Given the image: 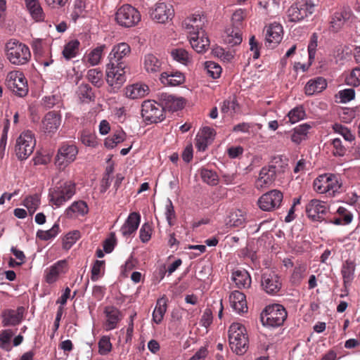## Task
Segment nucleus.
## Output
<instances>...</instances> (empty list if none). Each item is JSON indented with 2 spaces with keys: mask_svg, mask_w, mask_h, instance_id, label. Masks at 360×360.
<instances>
[{
  "mask_svg": "<svg viewBox=\"0 0 360 360\" xmlns=\"http://www.w3.org/2000/svg\"><path fill=\"white\" fill-rule=\"evenodd\" d=\"M131 53L130 46L125 42H121L113 46L110 52L106 65V82L113 90L119 89L126 82L125 60Z\"/></svg>",
  "mask_w": 360,
  "mask_h": 360,
  "instance_id": "nucleus-1",
  "label": "nucleus"
},
{
  "mask_svg": "<svg viewBox=\"0 0 360 360\" xmlns=\"http://www.w3.org/2000/svg\"><path fill=\"white\" fill-rule=\"evenodd\" d=\"M5 52L8 61L15 65L27 64L31 58L29 47L15 39H10L6 42Z\"/></svg>",
  "mask_w": 360,
  "mask_h": 360,
  "instance_id": "nucleus-2",
  "label": "nucleus"
},
{
  "mask_svg": "<svg viewBox=\"0 0 360 360\" xmlns=\"http://www.w3.org/2000/svg\"><path fill=\"white\" fill-rule=\"evenodd\" d=\"M76 193V184L71 180L61 181L49 189L50 202L58 207L70 200Z\"/></svg>",
  "mask_w": 360,
  "mask_h": 360,
  "instance_id": "nucleus-3",
  "label": "nucleus"
},
{
  "mask_svg": "<svg viewBox=\"0 0 360 360\" xmlns=\"http://www.w3.org/2000/svg\"><path fill=\"white\" fill-rule=\"evenodd\" d=\"M229 341L234 353L238 355L244 354L248 349L249 343L245 326L239 323H233L229 329Z\"/></svg>",
  "mask_w": 360,
  "mask_h": 360,
  "instance_id": "nucleus-4",
  "label": "nucleus"
},
{
  "mask_svg": "<svg viewBox=\"0 0 360 360\" xmlns=\"http://www.w3.org/2000/svg\"><path fill=\"white\" fill-rule=\"evenodd\" d=\"M287 316V311L283 305L274 304L265 307L260 318L264 326L276 328L283 324Z\"/></svg>",
  "mask_w": 360,
  "mask_h": 360,
  "instance_id": "nucleus-5",
  "label": "nucleus"
},
{
  "mask_svg": "<svg viewBox=\"0 0 360 360\" xmlns=\"http://www.w3.org/2000/svg\"><path fill=\"white\" fill-rule=\"evenodd\" d=\"M141 115L147 123L160 122L165 118L164 107L154 100L144 101L141 105Z\"/></svg>",
  "mask_w": 360,
  "mask_h": 360,
  "instance_id": "nucleus-6",
  "label": "nucleus"
},
{
  "mask_svg": "<svg viewBox=\"0 0 360 360\" xmlns=\"http://www.w3.org/2000/svg\"><path fill=\"white\" fill-rule=\"evenodd\" d=\"M140 12L129 4H124L118 8L115 13V20L120 26L131 27L141 21Z\"/></svg>",
  "mask_w": 360,
  "mask_h": 360,
  "instance_id": "nucleus-7",
  "label": "nucleus"
},
{
  "mask_svg": "<svg viewBox=\"0 0 360 360\" xmlns=\"http://www.w3.org/2000/svg\"><path fill=\"white\" fill-rule=\"evenodd\" d=\"M36 144V140L31 131L22 132L16 140L15 152L17 158L20 160L27 159L32 153Z\"/></svg>",
  "mask_w": 360,
  "mask_h": 360,
  "instance_id": "nucleus-8",
  "label": "nucleus"
},
{
  "mask_svg": "<svg viewBox=\"0 0 360 360\" xmlns=\"http://www.w3.org/2000/svg\"><path fill=\"white\" fill-rule=\"evenodd\" d=\"M78 154V148L74 144L63 143L58 148L55 157V165L60 170H64L73 162Z\"/></svg>",
  "mask_w": 360,
  "mask_h": 360,
  "instance_id": "nucleus-9",
  "label": "nucleus"
},
{
  "mask_svg": "<svg viewBox=\"0 0 360 360\" xmlns=\"http://www.w3.org/2000/svg\"><path fill=\"white\" fill-rule=\"evenodd\" d=\"M314 189L319 193H328L329 195L338 192L340 188L338 177L333 174L319 175L313 183Z\"/></svg>",
  "mask_w": 360,
  "mask_h": 360,
  "instance_id": "nucleus-10",
  "label": "nucleus"
},
{
  "mask_svg": "<svg viewBox=\"0 0 360 360\" xmlns=\"http://www.w3.org/2000/svg\"><path fill=\"white\" fill-rule=\"evenodd\" d=\"M315 5L311 0H305L292 5L287 11L288 21L297 22L304 20L314 12Z\"/></svg>",
  "mask_w": 360,
  "mask_h": 360,
  "instance_id": "nucleus-11",
  "label": "nucleus"
},
{
  "mask_svg": "<svg viewBox=\"0 0 360 360\" xmlns=\"http://www.w3.org/2000/svg\"><path fill=\"white\" fill-rule=\"evenodd\" d=\"M8 87L17 96H25L28 93L27 81L20 71H11L6 77Z\"/></svg>",
  "mask_w": 360,
  "mask_h": 360,
  "instance_id": "nucleus-12",
  "label": "nucleus"
},
{
  "mask_svg": "<svg viewBox=\"0 0 360 360\" xmlns=\"http://www.w3.org/2000/svg\"><path fill=\"white\" fill-rule=\"evenodd\" d=\"M283 199V193L274 189L260 196L257 200V205L263 211L272 212L281 207Z\"/></svg>",
  "mask_w": 360,
  "mask_h": 360,
  "instance_id": "nucleus-13",
  "label": "nucleus"
},
{
  "mask_svg": "<svg viewBox=\"0 0 360 360\" xmlns=\"http://www.w3.org/2000/svg\"><path fill=\"white\" fill-rule=\"evenodd\" d=\"M328 210V206L326 202L317 199L311 200L306 205L307 217L314 221H323Z\"/></svg>",
  "mask_w": 360,
  "mask_h": 360,
  "instance_id": "nucleus-14",
  "label": "nucleus"
},
{
  "mask_svg": "<svg viewBox=\"0 0 360 360\" xmlns=\"http://www.w3.org/2000/svg\"><path fill=\"white\" fill-rule=\"evenodd\" d=\"M261 285L267 294L274 295L280 291L282 283L278 274L266 271L262 274Z\"/></svg>",
  "mask_w": 360,
  "mask_h": 360,
  "instance_id": "nucleus-15",
  "label": "nucleus"
},
{
  "mask_svg": "<svg viewBox=\"0 0 360 360\" xmlns=\"http://www.w3.org/2000/svg\"><path fill=\"white\" fill-rule=\"evenodd\" d=\"M61 123V116L56 111L46 113L41 121L40 129L44 134L52 136L58 129Z\"/></svg>",
  "mask_w": 360,
  "mask_h": 360,
  "instance_id": "nucleus-16",
  "label": "nucleus"
},
{
  "mask_svg": "<svg viewBox=\"0 0 360 360\" xmlns=\"http://www.w3.org/2000/svg\"><path fill=\"white\" fill-rule=\"evenodd\" d=\"M68 271V264L67 260H59L45 270V281L49 284H53L58 280L60 275L65 274Z\"/></svg>",
  "mask_w": 360,
  "mask_h": 360,
  "instance_id": "nucleus-17",
  "label": "nucleus"
},
{
  "mask_svg": "<svg viewBox=\"0 0 360 360\" xmlns=\"http://www.w3.org/2000/svg\"><path fill=\"white\" fill-rule=\"evenodd\" d=\"M151 17L159 23H166L174 16V10L171 4L159 2L155 5Z\"/></svg>",
  "mask_w": 360,
  "mask_h": 360,
  "instance_id": "nucleus-18",
  "label": "nucleus"
},
{
  "mask_svg": "<svg viewBox=\"0 0 360 360\" xmlns=\"http://www.w3.org/2000/svg\"><path fill=\"white\" fill-rule=\"evenodd\" d=\"M205 18L204 15L193 14L190 17L186 18L182 22V27L189 37L196 35L202 33L204 31L203 27L205 25Z\"/></svg>",
  "mask_w": 360,
  "mask_h": 360,
  "instance_id": "nucleus-19",
  "label": "nucleus"
},
{
  "mask_svg": "<svg viewBox=\"0 0 360 360\" xmlns=\"http://www.w3.org/2000/svg\"><path fill=\"white\" fill-rule=\"evenodd\" d=\"M353 17V13L349 7H344L335 12L330 20V27L335 32H338L344 24Z\"/></svg>",
  "mask_w": 360,
  "mask_h": 360,
  "instance_id": "nucleus-20",
  "label": "nucleus"
},
{
  "mask_svg": "<svg viewBox=\"0 0 360 360\" xmlns=\"http://www.w3.org/2000/svg\"><path fill=\"white\" fill-rule=\"evenodd\" d=\"M24 308L22 307H18L16 310L5 309L1 313L2 326H15L18 325L22 320Z\"/></svg>",
  "mask_w": 360,
  "mask_h": 360,
  "instance_id": "nucleus-21",
  "label": "nucleus"
},
{
  "mask_svg": "<svg viewBox=\"0 0 360 360\" xmlns=\"http://www.w3.org/2000/svg\"><path fill=\"white\" fill-rule=\"evenodd\" d=\"M215 136V131L209 127H205L198 134L195 139V147L199 151H205L212 143Z\"/></svg>",
  "mask_w": 360,
  "mask_h": 360,
  "instance_id": "nucleus-22",
  "label": "nucleus"
},
{
  "mask_svg": "<svg viewBox=\"0 0 360 360\" xmlns=\"http://www.w3.org/2000/svg\"><path fill=\"white\" fill-rule=\"evenodd\" d=\"M158 98L164 107V111L168 110L170 111H177L184 107V100L178 98L167 93H160L158 94Z\"/></svg>",
  "mask_w": 360,
  "mask_h": 360,
  "instance_id": "nucleus-23",
  "label": "nucleus"
},
{
  "mask_svg": "<svg viewBox=\"0 0 360 360\" xmlns=\"http://www.w3.org/2000/svg\"><path fill=\"white\" fill-rule=\"evenodd\" d=\"M279 172H280L276 169L275 165H269L268 167H262L257 181V186L258 188H262L271 185L274 181Z\"/></svg>",
  "mask_w": 360,
  "mask_h": 360,
  "instance_id": "nucleus-24",
  "label": "nucleus"
},
{
  "mask_svg": "<svg viewBox=\"0 0 360 360\" xmlns=\"http://www.w3.org/2000/svg\"><path fill=\"white\" fill-rule=\"evenodd\" d=\"M141 221V215L138 212L129 214L124 224L120 228V232L124 237L128 238L134 234Z\"/></svg>",
  "mask_w": 360,
  "mask_h": 360,
  "instance_id": "nucleus-25",
  "label": "nucleus"
},
{
  "mask_svg": "<svg viewBox=\"0 0 360 360\" xmlns=\"http://www.w3.org/2000/svg\"><path fill=\"white\" fill-rule=\"evenodd\" d=\"M106 321L104 323L105 330L108 331L117 327L118 323L122 320L120 311L113 306H108L104 309Z\"/></svg>",
  "mask_w": 360,
  "mask_h": 360,
  "instance_id": "nucleus-26",
  "label": "nucleus"
},
{
  "mask_svg": "<svg viewBox=\"0 0 360 360\" xmlns=\"http://www.w3.org/2000/svg\"><path fill=\"white\" fill-rule=\"evenodd\" d=\"M164 63L156 56L148 53L144 56L143 67L145 70L151 75H157L163 70Z\"/></svg>",
  "mask_w": 360,
  "mask_h": 360,
  "instance_id": "nucleus-27",
  "label": "nucleus"
},
{
  "mask_svg": "<svg viewBox=\"0 0 360 360\" xmlns=\"http://www.w3.org/2000/svg\"><path fill=\"white\" fill-rule=\"evenodd\" d=\"M229 301L233 309L238 313H243L248 311L246 296L244 293L235 290L229 296Z\"/></svg>",
  "mask_w": 360,
  "mask_h": 360,
  "instance_id": "nucleus-28",
  "label": "nucleus"
},
{
  "mask_svg": "<svg viewBox=\"0 0 360 360\" xmlns=\"http://www.w3.org/2000/svg\"><path fill=\"white\" fill-rule=\"evenodd\" d=\"M160 82L165 86H176L185 82V76L180 72H163L160 74Z\"/></svg>",
  "mask_w": 360,
  "mask_h": 360,
  "instance_id": "nucleus-29",
  "label": "nucleus"
},
{
  "mask_svg": "<svg viewBox=\"0 0 360 360\" xmlns=\"http://www.w3.org/2000/svg\"><path fill=\"white\" fill-rule=\"evenodd\" d=\"M231 279L236 288H248L251 285V277L245 269H236L232 272Z\"/></svg>",
  "mask_w": 360,
  "mask_h": 360,
  "instance_id": "nucleus-30",
  "label": "nucleus"
},
{
  "mask_svg": "<svg viewBox=\"0 0 360 360\" xmlns=\"http://www.w3.org/2000/svg\"><path fill=\"white\" fill-rule=\"evenodd\" d=\"M326 86V80L322 77H317L307 82L304 86V92L307 96H312L321 92Z\"/></svg>",
  "mask_w": 360,
  "mask_h": 360,
  "instance_id": "nucleus-31",
  "label": "nucleus"
},
{
  "mask_svg": "<svg viewBox=\"0 0 360 360\" xmlns=\"http://www.w3.org/2000/svg\"><path fill=\"white\" fill-rule=\"evenodd\" d=\"M201 32L200 34L188 37L192 48L199 53L205 52L210 46V40L206 36L205 31Z\"/></svg>",
  "mask_w": 360,
  "mask_h": 360,
  "instance_id": "nucleus-32",
  "label": "nucleus"
},
{
  "mask_svg": "<svg viewBox=\"0 0 360 360\" xmlns=\"http://www.w3.org/2000/svg\"><path fill=\"white\" fill-rule=\"evenodd\" d=\"M89 206L85 201L77 200L73 202L65 210V214L69 218L82 216L84 217L89 212Z\"/></svg>",
  "mask_w": 360,
  "mask_h": 360,
  "instance_id": "nucleus-33",
  "label": "nucleus"
},
{
  "mask_svg": "<svg viewBox=\"0 0 360 360\" xmlns=\"http://www.w3.org/2000/svg\"><path fill=\"white\" fill-rule=\"evenodd\" d=\"M25 3L30 15L36 22L44 21L45 14L39 0H25Z\"/></svg>",
  "mask_w": 360,
  "mask_h": 360,
  "instance_id": "nucleus-34",
  "label": "nucleus"
},
{
  "mask_svg": "<svg viewBox=\"0 0 360 360\" xmlns=\"http://www.w3.org/2000/svg\"><path fill=\"white\" fill-rule=\"evenodd\" d=\"M283 38V27L278 23H272L266 29V40L268 43L278 44Z\"/></svg>",
  "mask_w": 360,
  "mask_h": 360,
  "instance_id": "nucleus-35",
  "label": "nucleus"
},
{
  "mask_svg": "<svg viewBox=\"0 0 360 360\" xmlns=\"http://www.w3.org/2000/svg\"><path fill=\"white\" fill-rule=\"evenodd\" d=\"M355 269L356 264L352 260L347 259L342 264L341 274L343 279V284L345 288L350 285L354 280Z\"/></svg>",
  "mask_w": 360,
  "mask_h": 360,
  "instance_id": "nucleus-36",
  "label": "nucleus"
},
{
  "mask_svg": "<svg viewBox=\"0 0 360 360\" xmlns=\"http://www.w3.org/2000/svg\"><path fill=\"white\" fill-rule=\"evenodd\" d=\"M311 129V125L308 123L300 124L295 127L290 136L291 141L300 144L302 141L307 139L309 131Z\"/></svg>",
  "mask_w": 360,
  "mask_h": 360,
  "instance_id": "nucleus-37",
  "label": "nucleus"
},
{
  "mask_svg": "<svg viewBox=\"0 0 360 360\" xmlns=\"http://www.w3.org/2000/svg\"><path fill=\"white\" fill-rule=\"evenodd\" d=\"M167 309V299L165 296L158 299L155 309L153 312V321L160 324L163 320L164 316Z\"/></svg>",
  "mask_w": 360,
  "mask_h": 360,
  "instance_id": "nucleus-38",
  "label": "nucleus"
},
{
  "mask_svg": "<svg viewBox=\"0 0 360 360\" xmlns=\"http://www.w3.org/2000/svg\"><path fill=\"white\" fill-rule=\"evenodd\" d=\"M246 223L244 212L240 210H236L230 212L226 224L229 227H244Z\"/></svg>",
  "mask_w": 360,
  "mask_h": 360,
  "instance_id": "nucleus-39",
  "label": "nucleus"
},
{
  "mask_svg": "<svg viewBox=\"0 0 360 360\" xmlns=\"http://www.w3.org/2000/svg\"><path fill=\"white\" fill-rule=\"evenodd\" d=\"M148 89V87L146 85L134 84L126 87L125 95L127 98L137 99L143 97Z\"/></svg>",
  "mask_w": 360,
  "mask_h": 360,
  "instance_id": "nucleus-40",
  "label": "nucleus"
},
{
  "mask_svg": "<svg viewBox=\"0 0 360 360\" xmlns=\"http://www.w3.org/2000/svg\"><path fill=\"white\" fill-rule=\"evenodd\" d=\"M242 32L240 29L232 27L229 29L226 32V35L224 38V41L231 46H236L242 42Z\"/></svg>",
  "mask_w": 360,
  "mask_h": 360,
  "instance_id": "nucleus-41",
  "label": "nucleus"
},
{
  "mask_svg": "<svg viewBox=\"0 0 360 360\" xmlns=\"http://www.w3.org/2000/svg\"><path fill=\"white\" fill-rule=\"evenodd\" d=\"M126 136L125 132L122 130H117L113 134L105 139L104 144L108 148H113L118 143L124 141Z\"/></svg>",
  "mask_w": 360,
  "mask_h": 360,
  "instance_id": "nucleus-42",
  "label": "nucleus"
},
{
  "mask_svg": "<svg viewBox=\"0 0 360 360\" xmlns=\"http://www.w3.org/2000/svg\"><path fill=\"white\" fill-rule=\"evenodd\" d=\"M60 232V229L58 223H55L54 225L49 230H38L37 232V238L41 240H49L56 237Z\"/></svg>",
  "mask_w": 360,
  "mask_h": 360,
  "instance_id": "nucleus-43",
  "label": "nucleus"
},
{
  "mask_svg": "<svg viewBox=\"0 0 360 360\" xmlns=\"http://www.w3.org/2000/svg\"><path fill=\"white\" fill-rule=\"evenodd\" d=\"M202 180L208 185L216 186L219 182V176L216 172L206 168L200 169Z\"/></svg>",
  "mask_w": 360,
  "mask_h": 360,
  "instance_id": "nucleus-44",
  "label": "nucleus"
},
{
  "mask_svg": "<svg viewBox=\"0 0 360 360\" xmlns=\"http://www.w3.org/2000/svg\"><path fill=\"white\" fill-rule=\"evenodd\" d=\"M79 44V41L77 39L72 40L65 44L63 51L64 58L68 60L75 58L78 53Z\"/></svg>",
  "mask_w": 360,
  "mask_h": 360,
  "instance_id": "nucleus-45",
  "label": "nucleus"
},
{
  "mask_svg": "<svg viewBox=\"0 0 360 360\" xmlns=\"http://www.w3.org/2000/svg\"><path fill=\"white\" fill-rule=\"evenodd\" d=\"M80 141L89 147L95 148L98 145V141L95 133L89 129H84L81 132Z\"/></svg>",
  "mask_w": 360,
  "mask_h": 360,
  "instance_id": "nucleus-46",
  "label": "nucleus"
},
{
  "mask_svg": "<svg viewBox=\"0 0 360 360\" xmlns=\"http://www.w3.org/2000/svg\"><path fill=\"white\" fill-rule=\"evenodd\" d=\"M290 122L295 124L306 117V112L304 108L300 105L295 107L288 113Z\"/></svg>",
  "mask_w": 360,
  "mask_h": 360,
  "instance_id": "nucleus-47",
  "label": "nucleus"
},
{
  "mask_svg": "<svg viewBox=\"0 0 360 360\" xmlns=\"http://www.w3.org/2000/svg\"><path fill=\"white\" fill-rule=\"evenodd\" d=\"M40 204V198L37 194L29 195L23 200V205L26 207L30 215H32L38 209Z\"/></svg>",
  "mask_w": 360,
  "mask_h": 360,
  "instance_id": "nucleus-48",
  "label": "nucleus"
},
{
  "mask_svg": "<svg viewBox=\"0 0 360 360\" xmlns=\"http://www.w3.org/2000/svg\"><path fill=\"white\" fill-rule=\"evenodd\" d=\"M103 72L98 68L89 70L87 72V78L89 81L97 87H101L103 85Z\"/></svg>",
  "mask_w": 360,
  "mask_h": 360,
  "instance_id": "nucleus-49",
  "label": "nucleus"
},
{
  "mask_svg": "<svg viewBox=\"0 0 360 360\" xmlns=\"http://www.w3.org/2000/svg\"><path fill=\"white\" fill-rule=\"evenodd\" d=\"M239 109L238 103L236 98H229L225 100L222 103L221 107V111L223 113L228 114L229 115H233Z\"/></svg>",
  "mask_w": 360,
  "mask_h": 360,
  "instance_id": "nucleus-50",
  "label": "nucleus"
},
{
  "mask_svg": "<svg viewBox=\"0 0 360 360\" xmlns=\"http://www.w3.org/2000/svg\"><path fill=\"white\" fill-rule=\"evenodd\" d=\"M105 48V45H101L94 49L87 56L88 62L91 65H98L102 58L103 51Z\"/></svg>",
  "mask_w": 360,
  "mask_h": 360,
  "instance_id": "nucleus-51",
  "label": "nucleus"
},
{
  "mask_svg": "<svg viewBox=\"0 0 360 360\" xmlns=\"http://www.w3.org/2000/svg\"><path fill=\"white\" fill-rule=\"evenodd\" d=\"M13 333L11 329L2 330L0 332V347L7 352L11 350L10 345Z\"/></svg>",
  "mask_w": 360,
  "mask_h": 360,
  "instance_id": "nucleus-52",
  "label": "nucleus"
},
{
  "mask_svg": "<svg viewBox=\"0 0 360 360\" xmlns=\"http://www.w3.org/2000/svg\"><path fill=\"white\" fill-rule=\"evenodd\" d=\"M80 238L79 231H73L67 233L63 238V248L69 250Z\"/></svg>",
  "mask_w": 360,
  "mask_h": 360,
  "instance_id": "nucleus-53",
  "label": "nucleus"
},
{
  "mask_svg": "<svg viewBox=\"0 0 360 360\" xmlns=\"http://www.w3.org/2000/svg\"><path fill=\"white\" fill-rule=\"evenodd\" d=\"M105 269V262L96 260L91 269V279L93 281H98L103 274Z\"/></svg>",
  "mask_w": 360,
  "mask_h": 360,
  "instance_id": "nucleus-54",
  "label": "nucleus"
},
{
  "mask_svg": "<svg viewBox=\"0 0 360 360\" xmlns=\"http://www.w3.org/2000/svg\"><path fill=\"white\" fill-rule=\"evenodd\" d=\"M205 68L207 75L213 79L219 78L221 73V68L213 61H207L205 63Z\"/></svg>",
  "mask_w": 360,
  "mask_h": 360,
  "instance_id": "nucleus-55",
  "label": "nucleus"
},
{
  "mask_svg": "<svg viewBox=\"0 0 360 360\" xmlns=\"http://www.w3.org/2000/svg\"><path fill=\"white\" fill-rule=\"evenodd\" d=\"M98 352L101 355H106L112 350V343L110 342V338L107 335H103L98 341Z\"/></svg>",
  "mask_w": 360,
  "mask_h": 360,
  "instance_id": "nucleus-56",
  "label": "nucleus"
},
{
  "mask_svg": "<svg viewBox=\"0 0 360 360\" xmlns=\"http://www.w3.org/2000/svg\"><path fill=\"white\" fill-rule=\"evenodd\" d=\"M333 129L336 133L341 134L345 141L352 142L354 140V136L351 131L341 124L336 123L333 124Z\"/></svg>",
  "mask_w": 360,
  "mask_h": 360,
  "instance_id": "nucleus-57",
  "label": "nucleus"
},
{
  "mask_svg": "<svg viewBox=\"0 0 360 360\" xmlns=\"http://www.w3.org/2000/svg\"><path fill=\"white\" fill-rule=\"evenodd\" d=\"M331 145L333 146V154L335 156L342 157L347 152V146L342 144V141L338 139L332 140Z\"/></svg>",
  "mask_w": 360,
  "mask_h": 360,
  "instance_id": "nucleus-58",
  "label": "nucleus"
},
{
  "mask_svg": "<svg viewBox=\"0 0 360 360\" xmlns=\"http://www.w3.org/2000/svg\"><path fill=\"white\" fill-rule=\"evenodd\" d=\"M171 55L174 60L183 64H186L189 60V54L184 49H174L171 51Z\"/></svg>",
  "mask_w": 360,
  "mask_h": 360,
  "instance_id": "nucleus-59",
  "label": "nucleus"
},
{
  "mask_svg": "<svg viewBox=\"0 0 360 360\" xmlns=\"http://www.w3.org/2000/svg\"><path fill=\"white\" fill-rule=\"evenodd\" d=\"M307 266L305 264H299L295 266L291 276V281L293 283L299 284L304 276Z\"/></svg>",
  "mask_w": 360,
  "mask_h": 360,
  "instance_id": "nucleus-60",
  "label": "nucleus"
},
{
  "mask_svg": "<svg viewBox=\"0 0 360 360\" xmlns=\"http://www.w3.org/2000/svg\"><path fill=\"white\" fill-rule=\"evenodd\" d=\"M246 17V12L245 10L238 9L236 10L232 15V23L233 27L236 29H240L243 26V22Z\"/></svg>",
  "mask_w": 360,
  "mask_h": 360,
  "instance_id": "nucleus-61",
  "label": "nucleus"
},
{
  "mask_svg": "<svg viewBox=\"0 0 360 360\" xmlns=\"http://www.w3.org/2000/svg\"><path fill=\"white\" fill-rule=\"evenodd\" d=\"M347 84L354 86L360 85V68H356L352 70L349 75L346 77Z\"/></svg>",
  "mask_w": 360,
  "mask_h": 360,
  "instance_id": "nucleus-62",
  "label": "nucleus"
},
{
  "mask_svg": "<svg viewBox=\"0 0 360 360\" xmlns=\"http://www.w3.org/2000/svg\"><path fill=\"white\" fill-rule=\"evenodd\" d=\"M79 94L84 98L91 101L94 98V94L91 87L88 84H82L79 86Z\"/></svg>",
  "mask_w": 360,
  "mask_h": 360,
  "instance_id": "nucleus-63",
  "label": "nucleus"
},
{
  "mask_svg": "<svg viewBox=\"0 0 360 360\" xmlns=\"http://www.w3.org/2000/svg\"><path fill=\"white\" fill-rule=\"evenodd\" d=\"M165 215L167 221L170 226L174 225V220L176 219V214L172 202L168 199L166 205Z\"/></svg>",
  "mask_w": 360,
  "mask_h": 360,
  "instance_id": "nucleus-64",
  "label": "nucleus"
}]
</instances>
